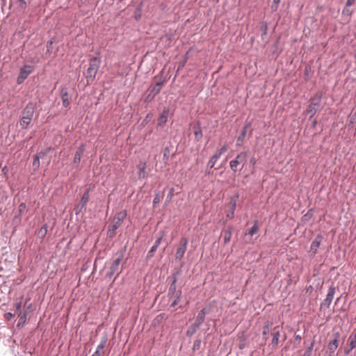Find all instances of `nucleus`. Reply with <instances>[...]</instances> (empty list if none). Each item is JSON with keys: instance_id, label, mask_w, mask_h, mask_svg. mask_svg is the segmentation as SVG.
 Masks as SVG:
<instances>
[{"instance_id": "1", "label": "nucleus", "mask_w": 356, "mask_h": 356, "mask_svg": "<svg viewBox=\"0 0 356 356\" xmlns=\"http://www.w3.org/2000/svg\"><path fill=\"white\" fill-rule=\"evenodd\" d=\"M127 247L124 246V248L119 250L116 253L115 255L117 256V258L115 259L111 266H109L108 270L106 273V279H111L115 273H117L115 279L113 280V282L116 280V278L119 276V275L122 273L123 270V267H122L121 270L118 272L120 264L121 263L122 259H123L125 252H126Z\"/></svg>"}, {"instance_id": "2", "label": "nucleus", "mask_w": 356, "mask_h": 356, "mask_svg": "<svg viewBox=\"0 0 356 356\" xmlns=\"http://www.w3.org/2000/svg\"><path fill=\"white\" fill-rule=\"evenodd\" d=\"M97 54L100 56V52L97 51ZM100 56H92L89 60V67L87 69L86 80L88 84L92 83L96 77L97 73L101 65Z\"/></svg>"}, {"instance_id": "3", "label": "nucleus", "mask_w": 356, "mask_h": 356, "mask_svg": "<svg viewBox=\"0 0 356 356\" xmlns=\"http://www.w3.org/2000/svg\"><path fill=\"white\" fill-rule=\"evenodd\" d=\"M182 295V291L181 289H177V285H175L174 283H170L168 296L170 300H172L170 303L171 307H175L181 300Z\"/></svg>"}, {"instance_id": "4", "label": "nucleus", "mask_w": 356, "mask_h": 356, "mask_svg": "<svg viewBox=\"0 0 356 356\" xmlns=\"http://www.w3.org/2000/svg\"><path fill=\"white\" fill-rule=\"evenodd\" d=\"M248 158V152L245 151L241 152L239 154L236 155V156L232 161H229V166L231 170L234 172H236L238 171V166L240 164H242V167L240 170H242L245 164L247 161Z\"/></svg>"}, {"instance_id": "5", "label": "nucleus", "mask_w": 356, "mask_h": 356, "mask_svg": "<svg viewBox=\"0 0 356 356\" xmlns=\"http://www.w3.org/2000/svg\"><path fill=\"white\" fill-rule=\"evenodd\" d=\"M165 80H162L161 81H158L154 86L150 87L149 93L145 97L144 102L145 103H150L154 100L155 97L161 92L162 86L164 85Z\"/></svg>"}, {"instance_id": "6", "label": "nucleus", "mask_w": 356, "mask_h": 356, "mask_svg": "<svg viewBox=\"0 0 356 356\" xmlns=\"http://www.w3.org/2000/svg\"><path fill=\"white\" fill-rule=\"evenodd\" d=\"M227 150V146L225 145L220 149H217L215 154L209 159L207 163V172L208 175L211 173L210 170L214 167L216 161H218V159H219L222 154H224Z\"/></svg>"}, {"instance_id": "7", "label": "nucleus", "mask_w": 356, "mask_h": 356, "mask_svg": "<svg viewBox=\"0 0 356 356\" xmlns=\"http://www.w3.org/2000/svg\"><path fill=\"white\" fill-rule=\"evenodd\" d=\"M90 188H87L84 191L79 204L74 207V211L75 212L76 216H78L80 213H81L83 209L87 205L90 199Z\"/></svg>"}, {"instance_id": "8", "label": "nucleus", "mask_w": 356, "mask_h": 356, "mask_svg": "<svg viewBox=\"0 0 356 356\" xmlns=\"http://www.w3.org/2000/svg\"><path fill=\"white\" fill-rule=\"evenodd\" d=\"M33 71L34 67L33 65H25L22 66L17 79V84H22Z\"/></svg>"}, {"instance_id": "9", "label": "nucleus", "mask_w": 356, "mask_h": 356, "mask_svg": "<svg viewBox=\"0 0 356 356\" xmlns=\"http://www.w3.org/2000/svg\"><path fill=\"white\" fill-rule=\"evenodd\" d=\"M36 105L33 102H29L22 111V117L26 120H32L35 111Z\"/></svg>"}, {"instance_id": "10", "label": "nucleus", "mask_w": 356, "mask_h": 356, "mask_svg": "<svg viewBox=\"0 0 356 356\" xmlns=\"http://www.w3.org/2000/svg\"><path fill=\"white\" fill-rule=\"evenodd\" d=\"M188 241L186 238H181L180 240L179 245L175 253V258L179 261H181L184 258V254L187 250Z\"/></svg>"}, {"instance_id": "11", "label": "nucleus", "mask_w": 356, "mask_h": 356, "mask_svg": "<svg viewBox=\"0 0 356 356\" xmlns=\"http://www.w3.org/2000/svg\"><path fill=\"white\" fill-rule=\"evenodd\" d=\"M334 338L330 340L327 344V350L330 356H332L339 346V340L341 336L339 332H336L333 334Z\"/></svg>"}, {"instance_id": "12", "label": "nucleus", "mask_w": 356, "mask_h": 356, "mask_svg": "<svg viewBox=\"0 0 356 356\" xmlns=\"http://www.w3.org/2000/svg\"><path fill=\"white\" fill-rule=\"evenodd\" d=\"M239 197L238 194H236L234 196L230 198L228 207V211L226 214L227 219H232L234 217V212L236 208L237 200Z\"/></svg>"}, {"instance_id": "13", "label": "nucleus", "mask_w": 356, "mask_h": 356, "mask_svg": "<svg viewBox=\"0 0 356 356\" xmlns=\"http://www.w3.org/2000/svg\"><path fill=\"white\" fill-rule=\"evenodd\" d=\"M336 293V288L334 286V284H332L329 286L327 293L326 296V298L323 300V302L321 304V307H325L327 308H329L330 306V304L332 303V301L334 298V296Z\"/></svg>"}, {"instance_id": "14", "label": "nucleus", "mask_w": 356, "mask_h": 356, "mask_svg": "<svg viewBox=\"0 0 356 356\" xmlns=\"http://www.w3.org/2000/svg\"><path fill=\"white\" fill-rule=\"evenodd\" d=\"M85 151H86V145L82 143L78 147V148L74 154V159L72 161V164L74 165V167H77L79 165V164L81 161V157L83 155Z\"/></svg>"}, {"instance_id": "15", "label": "nucleus", "mask_w": 356, "mask_h": 356, "mask_svg": "<svg viewBox=\"0 0 356 356\" xmlns=\"http://www.w3.org/2000/svg\"><path fill=\"white\" fill-rule=\"evenodd\" d=\"M323 239V236L321 234H318L314 241L312 242L311 246H310V252H311V257H314L316 254L318 252V249Z\"/></svg>"}, {"instance_id": "16", "label": "nucleus", "mask_w": 356, "mask_h": 356, "mask_svg": "<svg viewBox=\"0 0 356 356\" xmlns=\"http://www.w3.org/2000/svg\"><path fill=\"white\" fill-rule=\"evenodd\" d=\"M60 95L62 99L63 106L65 108H68L70 105V102L69 100V93L67 88L65 86H60Z\"/></svg>"}, {"instance_id": "17", "label": "nucleus", "mask_w": 356, "mask_h": 356, "mask_svg": "<svg viewBox=\"0 0 356 356\" xmlns=\"http://www.w3.org/2000/svg\"><path fill=\"white\" fill-rule=\"evenodd\" d=\"M169 114H170L169 108L164 107L158 118V124H157L158 127H163L166 124Z\"/></svg>"}, {"instance_id": "18", "label": "nucleus", "mask_w": 356, "mask_h": 356, "mask_svg": "<svg viewBox=\"0 0 356 356\" xmlns=\"http://www.w3.org/2000/svg\"><path fill=\"white\" fill-rule=\"evenodd\" d=\"M164 236V232L155 241L154 245L151 247L150 250L147 253V259H151L154 257V252L156 251L158 247L160 245L163 238Z\"/></svg>"}, {"instance_id": "19", "label": "nucleus", "mask_w": 356, "mask_h": 356, "mask_svg": "<svg viewBox=\"0 0 356 356\" xmlns=\"http://www.w3.org/2000/svg\"><path fill=\"white\" fill-rule=\"evenodd\" d=\"M28 0H15L12 1V6L16 7L19 13H24L27 8Z\"/></svg>"}, {"instance_id": "20", "label": "nucleus", "mask_w": 356, "mask_h": 356, "mask_svg": "<svg viewBox=\"0 0 356 356\" xmlns=\"http://www.w3.org/2000/svg\"><path fill=\"white\" fill-rule=\"evenodd\" d=\"M193 130L195 135V140L197 142L200 141L203 136L201 123L200 121H197L195 124H193Z\"/></svg>"}, {"instance_id": "21", "label": "nucleus", "mask_w": 356, "mask_h": 356, "mask_svg": "<svg viewBox=\"0 0 356 356\" xmlns=\"http://www.w3.org/2000/svg\"><path fill=\"white\" fill-rule=\"evenodd\" d=\"M27 211L26 205L25 203L22 202L18 206L17 210L15 212V215L14 217L15 220H17L18 222L21 221V218L23 215H24Z\"/></svg>"}, {"instance_id": "22", "label": "nucleus", "mask_w": 356, "mask_h": 356, "mask_svg": "<svg viewBox=\"0 0 356 356\" xmlns=\"http://www.w3.org/2000/svg\"><path fill=\"white\" fill-rule=\"evenodd\" d=\"M273 339L271 341V344L273 346H276L279 343V339L280 337V326H275L273 329Z\"/></svg>"}, {"instance_id": "23", "label": "nucleus", "mask_w": 356, "mask_h": 356, "mask_svg": "<svg viewBox=\"0 0 356 356\" xmlns=\"http://www.w3.org/2000/svg\"><path fill=\"white\" fill-rule=\"evenodd\" d=\"M319 107L315 106L314 104H309L306 110V114L309 116V119L312 120L318 112Z\"/></svg>"}, {"instance_id": "24", "label": "nucleus", "mask_w": 356, "mask_h": 356, "mask_svg": "<svg viewBox=\"0 0 356 356\" xmlns=\"http://www.w3.org/2000/svg\"><path fill=\"white\" fill-rule=\"evenodd\" d=\"M232 230H233V226L229 225L227 227L226 229H224L222 231L224 244H227L230 241L231 237L232 235Z\"/></svg>"}, {"instance_id": "25", "label": "nucleus", "mask_w": 356, "mask_h": 356, "mask_svg": "<svg viewBox=\"0 0 356 356\" xmlns=\"http://www.w3.org/2000/svg\"><path fill=\"white\" fill-rule=\"evenodd\" d=\"M138 178L140 179H145L147 177V173L146 172V163H140L138 165Z\"/></svg>"}, {"instance_id": "26", "label": "nucleus", "mask_w": 356, "mask_h": 356, "mask_svg": "<svg viewBox=\"0 0 356 356\" xmlns=\"http://www.w3.org/2000/svg\"><path fill=\"white\" fill-rule=\"evenodd\" d=\"M321 99H322V94L319 93V92H316L314 95H313L310 98L309 103L314 104L315 106H317V107H320L321 104Z\"/></svg>"}, {"instance_id": "27", "label": "nucleus", "mask_w": 356, "mask_h": 356, "mask_svg": "<svg viewBox=\"0 0 356 356\" xmlns=\"http://www.w3.org/2000/svg\"><path fill=\"white\" fill-rule=\"evenodd\" d=\"M107 336L106 334H105L104 337H102L101 338V341H100V343L97 346V348H96V350L95 351H97L98 352H101L103 354H104V349L106 346V344L107 343Z\"/></svg>"}, {"instance_id": "28", "label": "nucleus", "mask_w": 356, "mask_h": 356, "mask_svg": "<svg viewBox=\"0 0 356 356\" xmlns=\"http://www.w3.org/2000/svg\"><path fill=\"white\" fill-rule=\"evenodd\" d=\"M48 231V226L47 224H44L40 229L36 232V235L38 238L43 239Z\"/></svg>"}, {"instance_id": "29", "label": "nucleus", "mask_w": 356, "mask_h": 356, "mask_svg": "<svg viewBox=\"0 0 356 356\" xmlns=\"http://www.w3.org/2000/svg\"><path fill=\"white\" fill-rule=\"evenodd\" d=\"M258 231H259L258 220H255L254 221L253 225L248 230L246 234L252 236L253 235L256 234L258 232Z\"/></svg>"}, {"instance_id": "30", "label": "nucleus", "mask_w": 356, "mask_h": 356, "mask_svg": "<svg viewBox=\"0 0 356 356\" xmlns=\"http://www.w3.org/2000/svg\"><path fill=\"white\" fill-rule=\"evenodd\" d=\"M200 326L197 325L195 323H193L188 327L186 331V335L188 337H192L197 330L200 328Z\"/></svg>"}, {"instance_id": "31", "label": "nucleus", "mask_w": 356, "mask_h": 356, "mask_svg": "<svg viewBox=\"0 0 356 356\" xmlns=\"http://www.w3.org/2000/svg\"><path fill=\"white\" fill-rule=\"evenodd\" d=\"M246 134L247 132L245 131V130H241L239 136L237 137L236 139V146L239 147L243 144Z\"/></svg>"}, {"instance_id": "32", "label": "nucleus", "mask_w": 356, "mask_h": 356, "mask_svg": "<svg viewBox=\"0 0 356 356\" xmlns=\"http://www.w3.org/2000/svg\"><path fill=\"white\" fill-rule=\"evenodd\" d=\"M26 312H24L22 314H19V320H18V322L17 323V328H21L24 326V325L25 324L26 321Z\"/></svg>"}, {"instance_id": "33", "label": "nucleus", "mask_w": 356, "mask_h": 356, "mask_svg": "<svg viewBox=\"0 0 356 356\" xmlns=\"http://www.w3.org/2000/svg\"><path fill=\"white\" fill-rule=\"evenodd\" d=\"M127 216L126 210H122L116 213L113 218L122 222Z\"/></svg>"}, {"instance_id": "34", "label": "nucleus", "mask_w": 356, "mask_h": 356, "mask_svg": "<svg viewBox=\"0 0 356 356\" xmlns=\"http://www.w3.org/2000/svg\"><path fill=\"white\" fill-rule=\"evenodd\" d=\"M31 120H26L25 118H21L19 121L20 127L23 129H28L31 123Z\"/></svg>"}, {"instance_id": "35", "label": "nucleus", "mask_w": 356, "mask_h": 356, "mask_svg": "<svg viewBox=\"0 0 356 356\" xmlns=\"http://www.w3.org/2000/svg\"><path fill=\"white\" fill-rule=\"evenodd\" d=\"M204 320H205V316L203 315V312H199L195 318L194 323L195 324H197V325L201 326L202 324L204 323Z\"/></svg>"}, {"instance_id": "36", "label": "nucleus", "mask_w": 356, "mask_h": 356, "mask_svg": "<svg viewBox=\"0 0 356 356\" xmlns=\"http://www.w3.org/2000/svg\"><path fill=\"white\" fill-rule=\"evenodd\" d=\"M181 275L180 270H173L171 275V283H174L175 285H177V282L178 280V276Z\"/></svg>"}, {"instance_id": "37", "label": "nucleus", "mask_w": 356, "mask_h": 356, "mask_svg": "<svg viewBox=\"0 0 356 356\" xmlns=\"http://www.w3.org/2000/svg\"><path fill=\"white\" fill-rule=\"evenodd\" d=\"M271 324H272V323L267 322L263 327L262 336H263V339L265 340L267 339L266 336L269 332V329H270V326Z\"/></svg>"}, {"instance_id": "38", "label": "nucleus", "mask_w": 356, "mask_h": 356, "mask_svg": "<svg viewBox=\"0 0 356 356\" xmlns=\"http://www.w3.org/2000/svg\"><path fill=\"white\" fill-rule=\"evenodd\" d=\"M40 165V159L38 156H33V169L34 171H36L39 169Z\"/></svg>"}, {"instance_id": "39", "label": "nucleus", "mask_w": 356, "mask_h": 356, "mask_svg": "<svg viewBox=\"0 0 356 356\" xmlns=\"http://www.w3.org/2000/svg\"><path fill=\"white\" fill-rule=\"evenodd\" d=\"M315 345V341H312L309 346L307 348L306 350L305 351L303 356H312V353L314 348V346Z\"/></svg>"}, {"instance_id": "40", "label": "nucleus", "mask_w": 356, "mask_h": 356, "mask_svg": "<svg viewBox=\"0 0 356 356\" xmlns=\"http://www.w3.org/2000/svg\"><path fill=\"white\" fill-rule=\"evenodd\" d=\"M174 188H170L165 198V204H169L174 196Z\"/></svg>"}, {"instance_id": "41", "label": "nucleus", "mask_w": 356, "mask_h": 356, "mask_svg": "<svg viewBox=\"0 0 356 356\" xmlns=\"http://www.w3.org/2000/svg\"><path fill=\"white\" fill-rule=\"evenodd\" d=\"M55 42V38H51L47 42V54H51L52 52V44Z\"/></svg>"}, {"instance_id": "42", "label": "nucleus", "mask_w": 356, "mask_h": 356, "mask_svg": "<svg viewBox=\"0 0 356 356\" xmlns=\"http://www.w3.org/2000/svg\"><path fill=\"white\" fill-rule=\"evenodd\" d=\"M170 153V147H165L164 148V151H163V160H164L165 163L169 160Z\"/></svg>"}, {"instance_id": "43", "label": "nucleus", "mask_w": 356, "mask_h": 356, "mask_svg": "<svg viewBox=\"0 0 356 356\" xmlns=\"http://www.w3.org/2000/svg\"><path fill=\"white\" fill-rule=\"evenodd\" d=\"M51 147H47L45 149L42 150L40 152H38V154H35V156H38L39 157V159H40L41 158H43L44 156H46L49 153V152L51 151Z\"/></svg>"}, {"instance_id": "44", "label": "nucleus", "mask_w": 356, "mask_h": 356, "mask_svg": "<svg viewBox=\"0 0 356 356\" xmlns=\"http://www.w3.org/2000/svg\"><path fill=\"white\" fill-rule=\"evenodd\" d=\"M116 234V229H113L111 226H108L107 231V237L113 238Z\"/></svg>"}, {"instance_id": "45", "label": "nucleus", "mask_w": 356, "mask_h": 356, "mask_svg": "<svg viewBox=\"0 0 356 356\" xmlns=\"http://www.w3.org/2000/svg\"><path fill=\"white\" fill-rule=\"evenodd\" d=\"M349 346L350 347V350H353L356 348V339L354 338L352 335L349 337Z\"/></svg>"}, {"instance_id": "46", "label": "nucleus", "mask_w": 356, "mask_h": 356, "mask_svg": "<svg viewBox=\"0 0 356 356\" xmlns=\"http://www.w3.org/2000/svg\"><path fill=\"white\" fill-rule=\"evenodd\" d=\"M201 343H202L201 339H195L193 343V350L194 351L200 350V348L201 347Z\"/></svg>"}, {"instance_id": "47", "label": "nucleus", "mask_w": 356, "mask_h": 356, "mask_svg": "<svg viewBox=\"0 0 356 356\" xmlns=\"http://www.w3.org/2000/svg\"><path fill=\"white\" fill-rule=\"evenodd\" d=\"M122 223V222H121L120 221L113 218V224L111 225L110 226L117 230L121 226Z\"/></svg>"}, {"instance_id": "48", "label": "nucleus", "mask_w": 356, "mask_h": 356, "mask_svg": "<svg viewBox=\"0 0 356 356\" xmlns=\"http://www.w3.org/2000/svg\"><path fill=\"white\" fill-rule=\"evenodd\" d=\"M160 201H161L160 193H159V192H157L153 199V202H152L153 206L155 207L157 204H159L160 202Z\"/></svg>"}, {"instance_id": "49", "label": "nucleus", "mask_w": 356, "mask_h": 356, "mask_svg": "<svg viewBox=\"0 0 356 356\" xmlns=\"http://www.w3.org/2000/svg\"><path fill=\"white\" fill-rule=\"evenodd\" d=\"M261 31H262L261 38H264V37L268 33V26L266 23L261 26Z\"/></svg>"}, {"instance_id": "50", "label": "nucleus", "mask_w": 356, "mask_h": 356, "mask_svg": "<svg viewBox=\"0 0 356 356\" xmlns=\"http://www.w3.org/2000/svg\"><path fill=\"white\" fill-rule=\"evenodd\" d=\"M348 8L349 7H346V6L345 5V7L342 10V15H347V16H351L352 15L353 11L350 10Z\"/></svg>"}, {"instance_id": "51", "label": "nucleus", "mask_w": 356, "mask_h": 356, "mask_svg": "<svg viewBox=\"0 0 356 356\" xmlns=\"http://www.w3.org/2000/svg\"><path fill=\"white\" fill-rule=\"evenodd\" d=\"M281 0H273V4L271 6L272 11H276L278 8V5L280 3Z\"/></svg>"}, {"instance_id": "52", "label": "nucleus", "mask_w": 356, "mask_h": 356, "mask_svg": "<svg viewBox=\"0 0 356 356\" xmlns=\"http://www.w3.org/2000/svg\"><path fill=\"white\" fill-rule=\"evenodd\" d=\"M211 310V306L209 305V306H207L204 308H202L200 312H203V315H204L206 316L207 314H208Z\"/></svg>"}, {"instance_id": "53", "label": "nucleus", "mask_w": 356, "mask_h": 356, "mask_svg": "<svg viewBox=\"0 0 356 356\" xmlns=\"http://www.w3.org/2000/svg\"><path fill=\"white\" fill-rule=\"evenodd\" d=\"M88 0H79L78 6L81 8H83L87 5V2Z\"/></svg>"}, {"instance_id": "54", "label": "nucleus", "mask_w": 356, "mask_h": 356, "mask_svg": "<svg viewBox=\"0 0 356 356\" xmlns=\"http://www.w3.org/2000/svg\"><path fill=\"white\" fill-rule=\"evenodd\" d=\"M152 113H148L142 122V124H146L152 117Z\"/></svg>"}, {"instance_id": "55", "label": "nucleus", "mask_w": 356, "mask_h": 356, "mask_svg": "<svg viewBox=\"0 0 356 356\" xmlns=\"http://www.w3.org/2000/svg\"><path fill=\"white\" fill-rule=\"evenodd\" d=\"M251 127V122H245L242 130H245V131L247 132L248 129H250Z\"/></svg>"}, {"instance_id": "56", "label": "nucleus", "mask_w": 356, "mask_h": 356, "mask_svg": "<svg viewBox=\"0 0 356 356\" xmlns=\"http://www.w3.org/2000/svg\"><path fill=\"white\" fill-rule=\"evenodd\" d=\"M13 317V314L10 312H7L5 314V318L8 321H10Z\"/></svg>"}, {"instance_id": "57", "label": "nucleus", "mask_w": 356, "mask_h": 356, "mask_svg": "<svg viewBox=\"0 0 356 356\" xmlns=\"http://www.w3.org/2000/svg\"><path fill=\"white\" fill-rule=\"evenodd\" d=\"M312 216V209H309L305 215L304 218H310Z\"/></svg>"}, {"instance_id": "58", "label": "nucleus", "mask_w": 356, "mask_h": 356, "mask_svg": "<svg viewBox=\"0 0 356 356\" xmlns=\"http://www.w3.org/2000/svg\"><path fill=\"white\" fill-rule=\"evenodd\" d=\"M355 2V0H347L346 3V7H350L352 5H353Z\"/></svg>"}, {"instance_id": "59", "label": "nucleus", "mask_w": 356, "mask_h": 356, "mask_svg": "<svg viewBox=\"0 0 356 356\" xmlns=\"http://www.w3.org/2000/svg\"><path fill=\"white\" fill-rule=\"evenodd\" d=\"M21 307L22 306L20 302L16 304V312L19 314H21Z\"/></svg>"}, {"instance_id": "60", "label": "nucleus", "mask_w": 356, "mask_h": 356, "mask_svg": "<svg viewBox=\"0 0 356 356\" xmlns=\"http://www.w3.org/2000/svg\"><path fill=\"white\" fill-rule=\"evenodd\" d=\"M356 122V118H355V115H353V116L350 118V120H349V124H354Z\"/></svg>"}, {"instance_id": "61", "label": "nucleus", "mask_w": 356, "mask_h": 356, "mask_svg": "<svg viewBox=\"0 0 356 356\" xmlns=\"http://www.w3.org/2000/svg\"><path fill=\"white\" fill-rule=\"evenodd\" d=\"M104 354L101 352L95 351V353L91 356H102Z\"/></svg>"}, {"instance_id": "62", "label": "nucleus", "mask_w": 356, "mask_h": 356, "mask_svg": "<svg viewBox=\"0 0 356 356\" xmlns=\"http://www.w3.org/2000/svg\"><path fill=\"white\" fill-rule=\"evenodd\" d=\"M317 124H318V121H317V120H316V119H314V120H312V127L313 128H314V127H316Z\"/></svg>"}, {"instance_id": "63", "label": "nucleus", "mask_w": 356, "mask_h": 356, "mask_svg": "<svg viewBox=\"0 0 356 356\" xmlns=\"http://www.w3.org/2000/svg\"><path fill=\"white\" fill-rule=\"evenodd\" d=\"M245 343L244 341H243L239 343L238 348H239V349L243 350L245 348Z\"/></svg>"}, {"instance_id": "64", "label": "nucleus", "mask_w": 356, "mask_h": 356, "mask_svg": "<svg viewBox=\"0 0 356 356\" xmlns=\"http://www.w3.org/2000/svg\"><path fill=\"white\" fill-rule=\"evenodd\" d=\"M351 350H350V346H349V348H346V349H345V355H346V356H348V355L350 354V351H351Z\"/></svg>"}]
</instances>
